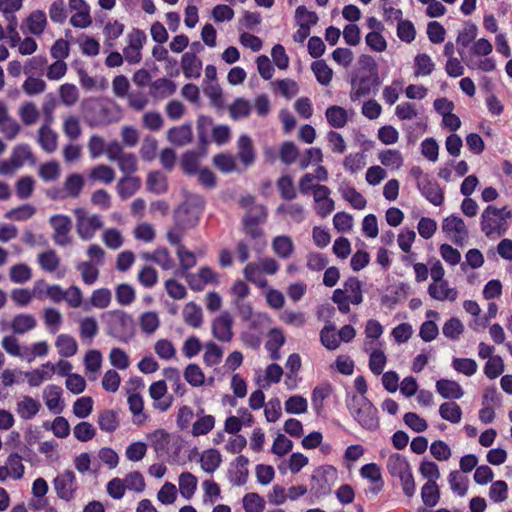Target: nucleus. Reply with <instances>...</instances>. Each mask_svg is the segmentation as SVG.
Instances as JSON below:
<instances>
[{"label": "nucleus", "mask_w": 512, "mask_h": 512, "mask_svg": "<svg viewBox=\"0 0 512 512\" xmlns=\"http://www.w3.org/2000/svg\"><path fill=\"white\" fill-rule=\"evenodd\" d=\"M512 221V211L507 207L489 204L481 213L480 229L491 240L504 236Z\"/></svg>", "instance_id": "nucleus-1"}, {"label": "nucleus", "mask_w": 512, "mask_h": 512, "mask_svg": "<svg viewBox=\"0 0 512 512\" xmlns=\"http://www.w3.org/2000/svg\"><path fill=\"white\" fill-rule=\"evenodd\" d=\"M108 336L119 342H130L136 333L135 321L129 313L121 309L109 310L101 315Z\"/></svg>", "instance_id": "nucleus-2"}, {"label": "nucleus", "mask_w": 512, "mask_h": 512, "mask_svg": "<svg viewBox=\"0 0 512 512\" xmlns=\"http://www.w3.org/2000/svg\"><path fill=\"white\" fill-rule=\"evenodd\" d=\"M346 407L353 419L364 429L374 431L379 427L378 411L365 396L348 394Z\"/></svg>", "instance_id": "nucleus-3"}, {"label": "nucleus", "mask_w": 512, "mask_h": 512, "mask_svg": "<svg viewBox=\"0 0 512 512\" xmlns=\"http://www.w3.org/2000/svg\"><path fill=\"white\" fill-rule=\"evenodd\" d=\"M86 255L88 260L78 263L76 270L86 285H93L99 278V268L105 264L106 252L100 245L91 244L86 250Z\"/></svg>", "instance_id": "nucleus-4"}, {"label": "nucleus", "mask_w": 512, "mask_h": 512, "mask_svg": "<svg viewBox=\"0 0 512 512\" xmlns=\"http://www.w3.org/2000/svg\"><path fill=\"white\" fill-rule=\"evenodd\" d=\"M204 199L200 195L188 194L174 211V222L183 227L194 228L204 210Z\"/></svg>", "instance_id": "nucleus-5"}, {"label": "nucleus", "mask_w": 512, "mask_h": 512, "mask_svg": "<svg viewBox=\"0 0 512 512\" xmlns=\"http://www.w3.org/2000/svg\"><path fill=\"white\" fill-rule=\"evenodd\" d=\"M147 439L158 458L171 459L178 456L182 442L179 436L157 429L147 435Z\"/></svg>", "instance_id": "nucleus-6"}, {"label": "nucleus", "mask_w": 512, "mask_h": 512, "mask_svg": "<svg viewBox=\"0 0 512 512\" xmlns=\"http://www.w3.org/2000/svg\"><path fill=\"white\" fill-rule=\"evenodd\" d=\"M350 85V100L356 102L377 89L380 82L377 73L367 74L361 70H355L351 73Z\"/></svg>", "instance_id": "nucleus-7"}, {"label": "nucleus", "mask_w": 512, "mask_h": 512, "mask_svg": "<svg viewBox=\"0 0 512 512\" xmlns=\"http://www.w3.org/2000/svg\"><path fill=\"white\" fill-rule=\"evenodd\" d=\"M74 215L76 218V232L83 241L93 239L97 231L104 225L100 215L90 214L84 208H75Z\"/></svg>", "instance_id": "nucleus-8"}, {"label": "nucleus", "mask_w": 512, "mask_h": 512, "mask_svg": "<svg viewBox=\"0 0 512 512\" xmlns=\"http://www.w3.org/2000/svg\"><path fill=\"white\" fill-rule=\"evenodd\" d=\"M53 487L59 499L66 502L72 501L78 490L75 473L70 469L64 470L54 478Z\"/></svg>", "instance_id": "nucleus-9"}, {"label": "nucleus", "mask_w": 512, "mask_h": 512, "mask_svg": "<svg viewBox=\"0 0 512 512\" xmlns=\"http://www.w3.org/2000/svg\"><path fill=\"white\" fill-rule=\"evenodd\" d=\"M443 233L457 246H463L468 239V229L459 216L452 214L444 218L441 225Z\"/></svg>", "instance_id": "nucleus-10"}, {"label": "nucleus", "mask_w": 512, "mask_h": 512, "mask_svg": "<svg viewBox=\"0 0 512 512\" xmlns=\"http://www.w3.org/2000/svg\"><path fill=\"white\" fill-rule=\"evenodd\" d=\"M337 477V470L330 465L319 468L312 476V491L316 496L328 495Z\"/></svg>", "instance_id": "nucleus-11"}, {"label": "nucleus", "mask_w": 512, "mask_h": 512, "mask_svg": "<svg viewBox=\"0 0 512 512\" xmlns=\"http://www.w3.org/2000/svg\"><path fill=\"white\" fill-rule=\"evenodd\" d=\"M49 223L53 228L52 239L56 245L65 247L71 244L70 231L72 221L70 217L63 214H56L50 217Z\"/></svg>", "instance_id": "nucleus-12"}, {"label": "nucleus", "mask_w": 512, "mask_h": 512, "mask_svg": "<svg viewBox=\"0 0 512 512\" xmlns=\"http://www.w3.org/2000/svg\"><path fill=\"white\" fill-rule=\"evenodd\" d=\"M146 39V34L140 29H134L128 34V45L123 50V56L128 63L137 64L141 61V50Z\"/></svg>", "instance_id": "nucleus-13"}, {"label": "nucleus", "mask_w": 512, "mask_h": 512, "mask_svg": "<svg viewBox=\"0 0 512 512\" xmlns=\"http://www.w3.org/2000/svg\"><path fill=\"white\" fill-rule=\"evenodd\" d=\"M69 9L73 27L85 29L92 24L90 5L85 0H69Z\"/></svg>", "instance_id": "nucleus-14"}, {"label": "nucleus", "mask_w": 512, "mask_h": 512, "mask_svg": "<svg viewBox=\"0 0 512 512\" xmlns=\"http://www.w3.org/2000/svg\"><path fill=\"white\" fill-rule=\"evenodd\" d=\"M382 346V342L369 341L363 343V350L369 353V369L374 375L382 374L387 363V357Z\"/></svg>", "instance_id": "nucleus-15"}, {"label": "nucleus", "mask_w": 512, "mask_h": 512, "mask_svg": "<svg viewBox=\"0 0 512 512\" xmlns=\"http://www.w3.org/2000/svg\"><path fill=\"white\" fill-rule=\"evenodd\" d=\"M149 395L153 399V407L161 412L167 411L173 404V396L168 394L165 380L153 382L149 387Z\"/></svg>", "instance_id": "nucleus-16"}, {"label": "nucleus", "mask_w": 512, "mask_h": 512, "mask_svg": "<svg viewBox=\"0 0 512 512\" xmlns=\"http://www.w3.org/2000/svg\"><path fill=\"white\" fill-rule=\"evenodd\" d=\"M233 317L227 311L222 312L212 322V334L221 342H230L233 338Z\"/></svg>", "instance_id": "nucleus-17"}, {"label": "nucleus", "mask_w": 512, "mask_h": 512, "mask_svg": "<svg viewBox=\"0 0 512 512\" xmlns=\"http://www.w3.org/2000/svg\"><path fill=\"white\" fill-rule=\"evenodd\" d=\"M63 390L60 386L51 384L45 387L43 390V399L47 409L54 413L60 414L64 407V401L62 399Z\"/></svg>", "instance_id": "nucleus-18"}, {"label": "nucleus", "mask_w": 512, "mask_h": 512, "mask_svg": "<svg viewBox=\"0 0 512 512\" xmlns=\"http://www.w3.org/2000/svg\"><path fill=\"white\" fill-rule=\"evenodd\" d=\"M429 296L437 301H455L458 298V291L450 287L448 281L430 283L427 290Z\"/></svg>", "instance_id": "nucleus-19"}, {"label": "nucleus", "mask_w": 512, "mask_h": 512, "mask_svg": "<svg viewBox=\"0 0 512 512\" xmlns=\"http://www.w3.org/2000/svg\"><path fill=\"white\" fill-rule=\"evenodd\" d=\"M423 197H425L434 206H440L444 202V192L439 184L431 177L419 183L417 187Z\"/></svg>", "instance_id": "nucleus-20"}, {"label": "nucleus", "mask_w": 512, "mask_h": 512, "mask_svg": "<svg viewBox=\"0 0 512 512\" xmlns=\"http://www.w3.org/2000/svg\"><path fill=\"white\" fill-rule=\"evenodd\" d=\"M176 91V84L167 78H158L149 84V95L156 99L162 100Z\"/></svg>", "instance_id": "nucleus-21"}, {"label": "nucleus", "mask_w": 512, "mask_h": 512, "mask_svg": "<svg viewBox=\"0 0 512 512\" xmlns=\"http://www.w3.org/2000/svg\"><path fill=\"white\" fill-rule=\"evenodd\" d=\"M47 26V17L44 11L35 10L25 20L22 25L24 33L29 32L33 35H41Z\"/></svg>", "instance_id": "nucleus-22"}, {"label": "nucleus", "mask_w": 512, "mask_h": 512, "mask_svg": "<svg viewBox=\"0 0 512 512\" xmlns=\"http://www.w3.org/2000/svg\"><path fill=\"white\" fill-rule=\"evenodd\" d=\"M41 403L31 396H23L16 403V413L23 420L33 419L41 409Z\"/></svg>", "instance_id": "nucleus-23"}, {"label": "nucleus", "mask_w": 512, "mask_h": 512, "mask_svg": "<svg viewBox=\"0 0 512 512\" xmlns=\"http://www.w3.org/2000/svg\"><path fill=\"white\" fill-rule=\"evenodd\" d=\"M271 248L274 254L281 259H289L295 251L292 238L288 235H278L272 239Z\"/></svg>", "instance_id": "nucleus-24"}, {"label": "nucleus", "mask_w": 512, "mask_h": 512, "mask_svg": "<svg viewBox=\"0 0 512 512\" xmlns=\"http://www.w3.org/2000/svg\"><path fill=\"white\" fill-rule=\"evenodd\" d=\"M237 156L240 162L245 166L249 167L255 162V151L251 138L243 134L237 141Z\"/></svg>", "instance_id": "nucleus-25"}, {"label": "nucleus", "mask_w": 512, "mask_h": 512, "mask_svg": "<svg viewBox=\"0 0 512 512\" xmlns=\"http://www.w3.org/2000/svg\"><path fill=\"white\" fill-rule=\"evenodd\" d=\"M112 302V292L108 288L95 289L89 298V301L83 305L84 310L91 308L106 309Z\"/></svg>", "instance_id": "nucleus-26"}, {"label": "nucleus", "mask_w": 512, "mask_h": 512, "mask_svg": "<svg viewBox=\"0 0 512 512\" xmlns=\"http://www.w3.org/2000/svg\"><path fill=\"white\" fill-rule=\"evenodd\" d=\"M435 388L444 399H460L464 395L463 388L454 380L440 379L436 382Z\"/></svg>", "instance_id": "nucleus-27"}, {"label": "nucleus", "mask_w": 512, "mask_h": 512, "mask_svg": "<svg viewBox=\"0 0 512 512\" xmlns=\"http://www.w3.org/2000/svg\"><path fill=\"white\" fill-rule=\"evenodd\" d=\"M183 74L188 79H196L201 75L202 61L191 52H186L181 58Z\"/></svg>", "instance_id": "nucleus-28"}, {"label": "nucleus", "mask_w": 512, "mask_h": 512, "mask_svg": "<svg viewBox=\"0 0 512 512\" xmlns=\"http://www.w3.org/2000/svg\"><path fill=\"white\" fill-rule=\"evenodd\" d=\"M285 343V336L280 329L273 328L268 333V340L265 348L270 354V358L274 361L281 359L280 348Z\"/></svg>", "instance_id": "nucleus-29"}, {"label": "nucleus", "mask_w": 512, "mask_h": 512, "mask_svg": "<svg viewBox=\"0 0 512 512\" xmlns=\"http://www.w3.org/2000/svg\"><path fill=\"white\" fill-rule=\"evenodd\" d=\"M37 326L36 318L28 313H21L13 317L10 323L11 330L14 334H25L33 330Z\"/></svg>", "instance_id": "nucleus-30"}, {"label": "nucleus", "mask_w": 512, "mask_h": 512, "mask_svg": "<svg viewBox=\"0 0 512 512\" xmlns=\"http://www.w3.org/2000/svg\"><path fill=\"white\" fill-rule=\"evenodd\" d=\"M167 139L176 146H185L192 140V128L189 124L173 127L167 132Z\"/></svg>", "instance_id": "nucleus-31"}, {"label": "nucleus", "mask_w": 512, "mask_h": 512, "mask_svg": "<svg viewBox=\"0 0 512 512\" xmlns=\"http://www.w3.org/2000/svg\"><path fill=\"white\" fill-rule=\"evenodd\" d=\"M142 257L146 261L156 263L163 270H170L174 267V260L172 259L168 249L165 247H159L151 253H143Z\"/></svg>", "instance_id": "nucleus-32"}, {"label": "nucleus", "mask_w": 512, "mask_h": 512, "mask_svg": "<svg viewBox=\"0 0 512 512\" xmlns=\"http://www.w3.org/2000/svg\"><path fill=\"white\" fill-rule=\"evenodd\" d=\"M141 187V180L138 177L127 175L122 177L116 186L117 193L121 199L132 197Z\"/></svg>", "instance_id": "nucleus-33"}, {"label": "nucleus", "mask_w": 512, "mask_h": 512, "mask_svg": "<svg viewBox=\"0 0 512 512\" xmlns=\"http://www.w3.org/2000/svg\"><path fill=\"white\" fill-rule=\"evenodd\" d=\"M339 289L343 296L350 300L353 305H359L363 301L361 283L357 278H349L343 284V288Z\"/></svg>", "instance_id": "nucleus-34"}, {"label": "nucleus", "mask_w": 512, "mask_h": 512, "mask_svg": "<svg viewBox=\"0 0 512 512\" xmlns=\"http://www.w3.org/2000/svg\"><path fill=\"white\" fill-rule=\"evenodd\" d=\"M276 214L288 217L294 223H302L305 220L306 212L303 205L299 203H284L277 207Z\"/></svg>", "instance_id": "nucleus-35"}, {"label": "nucleus", "mask_w": 512, "mask_h": 512, "mask_svg": "<svg viewBox=\"0 0 512 512\" xmlns=\"http://www.w3.org/2000/svg\"><path fill=\"white\" fill-rule=\"evenodd\" d=\"M380 163L390 170H399L404 164L402 153L397 149H386L378 153Z\"/></svg>", "instance_id": "nucleus-36"}, {"label": "nucleus", "mask_w": 512, "mask_h": 512, "mask_svg": "<svg viewBox=\"0 0 512 512\" xmlns=\"http://www.w3.org/2000/svg\"><path fill=\"white\" fill-rule=\"evenodd\" d=\"M38 143L45 152L52 153L57 148V134L44 124L38 131Z\"/></svg>", "instance_id": "nucleus-37"}, {"label": "nucleus", "mask_w": 512, "mask_h": 512, "mask_svg": "<svg viewBox=\"0 0 512 512\" xmlns=\"http://www.w3.org/2000/svg\"><path fill=\"white\" fill-rule=\"evenodd\" d=\"M413 68L416 77L429 76L435 69V63L428 54L420 53L414 58Z\"/></svg>", "instance_id": "nucleus-38"}, {"label": "nucleus", "mask_w": 512, "mask_h": 512, "mask_svg": "<svg viewBox=\"0 0 512 512\" xmlns=\"http://www.w3.org/2000/svg\"><path fill=\"white\" fill-rule=\"evenodd\" d=\"M410 468L407 458L399 453L391 454L387 460V470L393 478L404 474Z\"/></svg>", "instance_id": "nucleus-39"}, {"label": "nucleus", "mask_w": 512, "mask_h": 512, "mask_svg": "<svg viewBox=\"0 0 512 512\" xmlns=\"http://www.w3.org/2000/svg\"><path fill=\"white\" fill-rule=\"evenodd\" d=\"M245 279L259 288H265L268 285L267 279L263 275L260 264L248 263L243 269Z\"/></svg>", "instance_id": "nucleus-40"}, {"label": "nucleus", "mask_w": 512, "mask_h": 512, "mask_svg": "<svg viewBox=\"0 0 512 512\" xmlns=\"http://www.w3.org/2000/svg\"><path fill=\"white\" fill-rule=\"evenodd\" d=\"M339 192L341 193L343 199L349 202L353 208L357 210H363L366 207V199L354 187L349 185H342L339 188Z\"/></svg>", "instance_id": "nucleus-41"}, {"label": "nucleus", "mask_w": 512, "mask_h": 512, "mask_svg": "<svg viewBox=\"0 0 512 512\" xmlns=\"http://www.w3.org/2000/svg\"><path fill=\"white\" fill-rule=\"evenodd\" d=\"M55 346L62 357H72L78 350L76 340L68 334L58 335L55 341Z\"/></svg>", "instance_id": "nucleus-42"}, {"label": "nucleus", "mask_w": 512, "mask_h": 512, "mask_svg": "<svg viewBox=\"0 0 512 512\" xmlns=\"http://www.w3.org/2000/svg\"><path fill=\"white\" fill-rule=\"evenodd\" d=\"M197 478L189 473L183 472L179 475V492L187 500L191 499L197 489Z\"/></svg>", "instance_id": "nucleus-43"}, {"label": "nucleus", "mask_w": 512, "mask_h": 512, "mask_svg": "<svg viewBox=\"0 0 512 512\" xmlns=\"http://www.w3.org/2000/svg\"><path fill=\"white\" fill-rule=\"evenodd\" d=\"M328 123L334 128H342L348 121L347 111L340 106L333 105L326 109L325 112Z\"/></svg>", "instance_id": "nucleus-44"}, {"label": "nucleus", "mask_w": 512, "mask_h": 512, "mask_svg": "<svg viewBox=\"0 0 512 512\" xmlns=\"http://www.w3.org/2000/svg\"><path fill=\"white\" fill-rule=\"evenodd\" d=\"M2 348L11 356L25 359L27 357V346H21L14 335H7L1 341Z\"/></svg>", "instance_id": "nucleus-45"}, {"label": "nucleus", "mask_w": 512, "mask_h": 512, "mask_svg": "<svg viewBox=\"0 0 512 512\" xmlns=\"http://www.w3.org/2000/svg\"><path fill=\"white\" fill-rule=\"evenodd\" d=\"M159 315L154 311H147L139 316V326L141 331L147 335H151L160 327Z\"/></svg>", "instance_id": "nucleus-46"}, {"label": "nucleus", "mask_w": 512, "mask_h": 512, "mask_svg": "<svg viewBox=\"0 0 512 512\" xmlns=\"http://www.w3.org/2000/svg\"><path fill=\"white\" fill-rule=\"evenodd\" d=\"M221 462V454L215 449L204 451L200 459L201 468L207 473H213L216 471Z\"/></svg>", "instance_id": "nucleus-47"}, {"label": "nucleus", "mask_w": 512, "mask_h": 512, "mask_svg": "<svg viewBox=\"0 0 512 512\" xmlns=\"http://www.w3.org/2000/svg\"><path fill=\"white\" fill-rule=\"evenodd\" d=\"M360 474L363 478L375 483L376 486L372 489L374 493H378L383 486L380 468L375 463L365 464L360 469Z\"/></svg>", "instance_id": "nucleus-48"}, {"label": "nucleus", "mask_w": 512, "mask_h": 512, "mask_svg": "<svg viewBox=\"0 0 512 512\" xmlns=\"http://www.w3.org/2000/svg\"><path fill=\"white\" fill-rule=\"evenodd\" d=\"M183 319L187 325L193 328L200 327L203 321L201 308L194 302L187 303L183 309Z\"/></svg>", "instance_id": "nucleus-49"}, {"label": "nucleus", "mask_w": 512, "mask_h": 512, "mask_svg": "<svg viewBox=\"0 0 512 512\" xmlns=\"http://www.w3.org/2000/svg\"><path fill=\"white\" fill-rule=\"evenodd\" d=\"M439 414L443 420L457 424L461 421L462 410L455 402H444L439 407Z\"/></svg>", "instance_id": "nucleus-50"}, {"label": "nucleus", "mask_w": 512, "mask_h": 512, "mask_svg": "<svg viewBox=\"0 0 512 512\" xmlns=\"http://www.w3.org/2000/svg\"><path fill=\"white\" fill-rule=\"evenodd\" d=\"M9 278L12 283L24 284L31 280L32 269L25 263H18L10 267Z\"/></svg>", "instance_id": "nucleus-51"}, {"label": "nucleus", "mask_w": 512, "mask_h": 512, "mask_svg": "<svg viewBox=\"0 0 512 512\" xmlns=\"http://www.w3.org/2000/svg\"><path fill=\"white\" fill-rule=\"evenodd\" d=\"M99 327L96 319L92 316L84 317L79 322V333L83 340H88L89 343L98 334Z\"/></svg>", "instance_id": "nucleus-52"}, {"label": "nucleus", "mask_w": 512, "mask_h": 512, "mask_svg": "<svg viewBox=\"0 0 512 512\" xmlns=\"http://www.w3.org/2000/svg\"><path fill=\"white\" fill-rule=\"evenodd\" d=\"M129 410L134 416L133 422L135 424H142L146 420V415L143 413L144 403L140 394L134 393L128 397Z\"/></svg>", "instance_id": "nucleus-53"}, {"label": "nucleus", "mask_w": 512, "mask_h": 512, "mask_svg": "<svg viewBox=\"0 0 512 512\" xmlns=\"http://www.w3.org/2000/svg\"><path fill=\"white\" fill-rule=\"evenodd\" d=\"M89 177L93 181L110 184L115 179V171L108 165L99 164L91 169Z\"/></svg>", "instance_id": "nucleus-54"}, {"label": "nucleus", "mask_w": 512, "mask_h": 512, "mask_svg": "<svg viewBox=\"0 0 512 512\" xmlns=\"http://www.w3.org/2000/svg\"><path fill=\"white\" fill-rule=\"evenodd\" d=\"M84 181L80 174H71L68 176L64 182V192L65 195L62 196V198L65 197H72L77 198L82 189H83Z\"/></svg>", "instance_id": "nucleus-55"}, {"label": "nucleus", "mask_w": 512, "mask_h": 512, "mask_svg": "<svg viewBox=\"0 0 512 512\" xmlns=\"http://www.w3.org/2000/svg\"><path fill=\"white\" fill-rule=\"evenodd\" d=\"M38 264L42 270L53 273L60 265V258L54 250H47L38 255Z\"/></svg>", "instance_id": "nucleus-56"}, {"label": "nucleus", "mask_w": 512, "mask_h": 512, "mask_svg": "<svg viewBox=\"0 0 512 512\" xmlns=\"http://www.w3.org/2000/svg\"><path fill=\"white\" fill-rule=\"evenodd\" d=\"M101 238L104 245L111 250H118L124 244V237L121 231L116 228L105 229Z\"/></svg>", "instance_id": "nucleus-57"}, {"label": "nucleus", "mask_w": 512, "mask_h": 512, "mask_svg": "<svg viewBox=\"0 0 512 512\" xmlns=\"http://www.w3.org/2000/svg\"><path fill=\"white\" fill-rule=\"evenodd\" d=\"M98 425L102 431L114 432L119 426V419L113 410H104L98 415Z\"/></svg>", "instance_id": "nucleus-58"}, {"label": "nucleus", "mask_w": 512, "mask_h": 512, "mask_svg": "<svg viewBox=\"0 0 512 512\" xmlns=\"http://www.w3.org/2000/svg\"><path fill=\"white\" fill-rule=\"evenodd\" d=\"M421 498L428 507H434L438 504L440 493L437 483L426 482L421 489Z\"/></svg>", "instance_id": "nucleus-59"}, {"label": "nucleus", "mask_w": 512, "mask_h": 512, "mask_svg": "<svg viewBox=\"0 0 512 512\" xmlns=\"http://www.w3.org/2000/svg\"><path fill=\"white\" fill-rule=\"evenodd\" d=\"M281 198L291 201L296 198L297 192L293 184V179L289 175H282L276 183Z\"/></svg>", "instance_id": "nucleus-60"}, {"label": "nucleus", "mask_w": 512, "mask_h": 512, "mask_svg": "<svg viewBox=\"0 0 512 512\" xmlns=\"http://www.w3.org/2000/svg\"><path fill=\"white\" fill-rule=\"evenodd\" d=\"M115 297L119 305L129 306L135 301L136 292L131 285L122 283L115 288Z\"/></svg>", "instance_id": "nucleus-61"}, {"label": "nucleus", "mask_w": 512, "mask_h": 512, "mask_svg": "<svg viewBox=\"0 0 512 512\" xmlns=\"http://www.w3.org/2000/svg\"><path fill=\"white\" fill-rule=\"evenodd\" d=\"M452 367L458 373L471 377L477 372L478 364L471 358L454 357L452 359Z\"/></svg>", "instance_id": "nucleus-62"}, {"label": "nucleus", "mask_w": 512, "mask_h": 512, "mask_svg": "<svg viewBox=\"0 0 512 512\" xmlns=\"http://www.w3.org/2000/svg\"><path fill=\"white\" fill-rule=\"evenodd\" d=\"M464 332V325L458 318H450L447 320L443 327L442 333L443 335L453 341H456L460 338V336Z\"/></svg>", "instance_id": "nucleus-63"}, {"label": "nucleus", "mask_w": 512, "mask_h": 512, "mask_svg": "<svg viewBox=\"0 0 512 512\" xmlns=\"http://www.w3.org/2000/svg\"><path fill=\"white\" fill-rule=\"evenodd\" d=\"M245 512H263L265 500L257 493H247L242 499Z\"/></svg>", "instance_id": "nucleus-64"}]
</instances>
